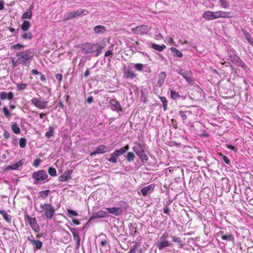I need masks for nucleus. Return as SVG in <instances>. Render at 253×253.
<instances>
[{
  "mask_svg": "<svg viewBox=\"0 0 253 253\" xmlns=\"http://www.w3.org/2000/svg\"><path fill=\"white\" fill-rule=\"evenodd\" d=\"M104 48V46L99 43H85L83 44L81 47L83 53L85 54L95 53L94 55L95 57H97L100 54Z\"/></svg>",
  "mask_w": 253,
  "mask_h": 253,
  "instance_id": "obj_1",
  "label": "nucleus"
},
{
  "mask_svg": "<svg viewBox=\"0 0 253 253\" xmlns=\"http://www.w3.org/2000/svg\"><path fill=\"white\" fill-rule=\"evenodd\" d=\"M16 56L17 57V62L22 64L26 67H29L34 57V52L30 50H26L17 52Z\"/></svg>",
  "mask_w": 253,
  "mask_h": 253,
  "instance_id": "obj_2",
  "label": "nucleus"
},
{
  "mask_svg": "<svg viewBox=\"0 0 253 253\" xmlns=\"http://www.w3.org/2000/svg\"><path fill=\"white\" fill-rule=\"evenodd\" d=\"M48 175L44 170H40L33 173L32 178L33 183L36 184H41L49 181Z\"/></svg>",
  "mask_w": 253,
  "mask_h": 253,
  "instance_id": "obj_3",
  "label": "nucleus"
},
{
  "mask_svg": "<svg viewBox=\"0 0 253 253\" xmlns=\"http://www.w3.org/2000/svg\"><path fill=\"white\" fill-rule=\"evenodd\" d=\"M43 211L44 214H42V216L44 215L47 219L50 220L52 218L55 213V210L50 204L44 203L41 204L40 210L38 211L39 212H42Z\"/></svg>",
  "mask_w": 253,
  "mask_h": 253,
  "instance_id": "obj_4",
  "label": "nucleus"
},
{
  "mask_svg": "<svg viewBox=\"0 0 253 253\" xmlns=\"http://www.w3.org/2000/svg\"><path fill=\"white\" fill-rule=\"evenodd\" d=\"M235 50H230L228 51V56L231 61L236 66H240L241 68L246 69L247 65L242 60V59L235 53Z\"/></svg>",
  "mask_w": 253,
  "mask_h": 253,
  "instance_id": "obj_5",
  "label": "nucleus"
},
{
  "mask_svg": "<svg viewBox=\"0 0 253 253\" xmlns=\"http://www.w3.org/2000/svg\"><path fill=\"white\" fill-rule=\"evenodd\" d=\"M176 72L182 76L189 84L193 85L195 84V80L190 70L187 71L185 69H180L176 71Z\"/></svg>",
  "mask_w": 253,
  "mask_h": 253,
  "instance_id": "obj_6",
  "label": "nucleus"
},
{
  "mask_svg": "<svg viewBox=\"0 0 253 253\" xmlns=\"http://www.w3.org/2000/svg\"><path fill=\"white\" fill-rule=\"evenodd\" d=\"M88 12L85 9H79L77 11L67 12L64 16V20L68 21L73 18H77L83 15H85Z\"/></svg>",
  "mask_w": 253,
  "mask_h": 253,
  "instance_id": "obj_7",
  "label": "nucleus"
},
{
  "mask_svg": "<svg viewBox=\"0 0 253 253\" xmlns=\"http://www.w3.org/2000/svg\"><path fill=\"white\" fill-rule=\"evenodd\" d=\"M26 218L28 220L29 223L32 229L37 233L40 232V228L37 223V220L35 217L32 218L29 215H25Z\"/></svg>",
  "mask_w": 253,
  "mask_h": 253,
  "instance_id": "obj_8",
  "label": "nucleus"
},
{
  "mask_svg": "<svg viewBox=\"0 0 253 253\" xmlns=\"http://www.w3.org/2000/svg\"><path fill=\"white\" fill-rule=\"evenodd\" d=\"M31 102L40 109L45 108L47 104V101H42L41 98L37 97H34L31 100Z\"/></svg>",
  "mask_w": 253,
  "mask_h": 253,
  "instance_id": "obj_9",
  "label": "nucleus"
},
{
  "mask_svg": "<svg viewBox=\"0 0 253 253\" xmlns=\"http://www.w3.org/2000/svg\"><path fill=\"white\" fill-rule=\"evenodd\" d=\"M156 246L160 251H162L167 247H171L172 246V244L170 243L168 240L159 239L156 243Z\"/></svg>",
  "mask_w": 253,
  "mask_h": 253,
  "instance_id": "obj_10",
  "label": "nucleus"
},
{
  "mask_svg": "<svg viewBox=\"0 0 253 253\" xmlns=\"http://www.w3.org/2000/svg\"><path fill=\"white\" fill-rule=\"evenodd\" d=\"M68 228L73 234L74 240L76 241V249H78L80 247L81 242V238L78 231L77 229L73 227H68Z\"/></svg>",
  "mask_w": 253,
  "mask_h": 253,
  "instance_id": "obj_11",
  "label": "nucleus"
},
{
  "mask_svg": "<svg viewBox=\"0 0 253 253\" xmlns=\"http://www.w3.org/2000/svg\"><path fill=\"white\" fill-rule=\"evenodd\" d=\"M202 17L205 19L208 20H212L213 19H215L218 18V11L216 12H211L210 11H207L205 12L203 15Z\"/></svg>",
  "mask_w": 253,
  "mask_h": 253,
  "instance_id": "obj_12",
  "label": "nucleus"
},
{
  "mask_svg": "<svg viewBox=\"0 0 253 253\" xmlns=\"http://www.w3.org/2000/svg\"><path fill=\"white\" fill-rule=\"evenodd\" d=\"M108 147L105 145H100L96 148L95 150L90 153L91 156L96 155V154H103L108 152Z\"/></svg>",
  "mask_w": 253,
  "mask_h": 253,
  "instance_id": "obj_13",
  "label": "nucleus"
},
{
  "mask_svg": "<svg viewBox=\"0 0 253 253\" xmlns=\"http://www.w3.org/2000/svg\"><path fill=\"white\" fill-rule=\"evenodd\" d=\"M133 30L136 34L144 35L146 34L149 31L150 28L148 26L141 25L133 29Z\"/></svg>",
  "mask_w": 253,
  "mask_h": 253,
  "instance_id": "obj_14",
  "label": "nucleus"
},
{
  "mask_svg": "<svg viewBox=\"0 0 253 253\" xmlns=\"http://www.w3.org/2000/svg\"><path fill=\"white\" fill-rule=\"evenodd\" d=\"M109 102L111 105V109L112 110L117 111L118 112L122 111V108L121 106L120 102L116 99H111Z\"/></svg>",
  "mask_w": 253,
  "mask_h": 253,
  "instance_id": "obj_15",
  "label": "nucleus"
},
{
  "mask_svg": "<svg viewBox=\"0 0 253 253\" xmlns=\"http://www.w3.org/2000/svg\"><path fill=\"white\" fill-rule=\"evenodd\" d=\"M73 172L72 169H69L65 171L62 175L59 176L58 180L60 182L67 181L71 179V174Z\"/></svg>",
  "mask_w": 253,
  "mask_h": 253,
  "instance_id": "obj_16",
  "label": "nucleus"
},
{
  "mask_svg": "<svg viewBox=\"0 0 253 253\" xmlns=\"http://www.w3.org/2000/svg\"><path fill=\"white\" fill-rule=\"evenodd\" d=\"M27 240L29 241L31 243L34 245V250L37 251L39 250H41L42 246V243L40 240H33L30 237H28L27 238Z\"/></svg>",
  "mask_w": 253,
  "mask_h": 253,
  "instance_id": "obj_17",
  "label": "nucleus"
},
{
  "mask_svg": "<svg viewBox=\"0 0 253 253\" xmlns=\"http://www.w3.org/2000/svg\"><path fill=\"white\" fill-rule=\"evenodd\" d=\"M107 216V213L103 211H99L98 212H94L91 217H90L88 222H89L90 220L97 218H103Z\"/></svg>",
  "mask_w": 253,
  "mask_h": 253,
  "instance_id": "obj_18",
  "label": "nucleus"
},
{
  "mask_svg": "<svg viewBox=\"0 0 253 253\" xmlns=\"http://www.w3.org/2000/svg\"><path fill=\"white\" fill-rule=\"evenodd\" d=\"M14 96L13 93L11 91L7 93L5 91H2L0 93V98L2 100H11Z\"/></svg>",
  "mask_w": 253,
  "mask_h": 253,
  "instance_id": "obj_19",
  "label": "nucleus"
},
{
  "mask_svg": "<svg viewBox=\"0 0 253 253\" xmlns=\"http://www.w3.org/2000/svg\"><path fill=\"white\" fill-rule=\"evenodd\" d=\"M219 234L221 235V239L223 240L234 242L235 240L234 235L231 233L224 234V232L222 231L219 232Z\"/></svg>",
  "mask_w": 253,
  "mask_h": 253,
  "instance_id": "obj_20",
  "label": "nucleus"
},
{
  "mask_svg": "<svg viewBox=\"0 0 253 253\" xmlns=\"http://www.w3.org/2000/svg\"><path fill=\"white\" fill-rule=\"evenodd\" d=\"M167 76L166 73L165 72H161L158 76V81L157 82V86L161 87L164 83V81Z\"/></svg>",
  "mask_w": 253,
  "mask_h": 253,
  "instance_id": "obj_21",
  "label": "nucleus"
},
{
  "mask_svg": "<svg viewBox=\"0 0 253 253\" xmlns=\"http://www.w3.org/2000/svg\"><path fill=\"white\" fill-rule=\"evenodd\" d=\"M106 210L109 212V213L115 215V216H119L123 213L121 211L120 208H118V207H112V208H107Z\"/></svg>",
  "mask_w": 253,
  "mask_h": 253,
  "instance_id": "obj_22",
  "label": "nucleus"
},
{
  "mask_svg": "<svg viewBox=\"0 0 253 253\" xmlns=\"http://www.w3.org/2000/svg\"><path fill=\"white\" fill-rule=\"evenodd\" d=\"M24 162H25V159H23L21 160L20 161H18L16 164L8 166L7 167V169H12V170L17 169L19 167H20L21 166L23 165Z\"/></svg>",
  "mask_w": 253,
  "mask_h": 253,
  "instance_id": "obj_23",
  "label": "nucleus"
},
{
  "mask_svg": "<svg viewBox=\"0 0 253 253\" xmlns=\"http://www.w3.org/2000/svg\"><path fill=\"white\" fill-rule=\"evenodd\" d=\"M120 156L115 151L113 153L110 155V157H106V159L110 163H117V159Z\"/></svg>",
  "mask_w": 253,
  "mask_h": 253,
  "instance_id": "obj_24",
  "label": "nucleus"
},
{
  "mask_svg": "<svg viewBox=\"0 0 253 253\" xmlns=\"http://www.w3.org/2000/svg\"><path fill=\"white\" fill-rule=\"evenodd\" d=\"M135 144L136 145L132 148V150L137 155L139 154L140 155L139 153L143 152L144 150V148L140 143H135Z\"/></svg>",
  "mask_w": 253,
  "mask_h": 253,
  "instance_id": "obj_25",
  "label": "nucleus"
},
{
  "mask_svg": "<svg viewBox=\"0 0 253 253\" xmlns=\"http://www.w3.org/2000/svg\"><path fill=\"white\" fill-rule=\"evenodd\" d=\"M33 6L31 5L30 7L27 10L26 12L23 14L22 16V19H30L32 16V9Z\"/></svg>",
  "mask_w": 253,
  "mask_h": 253,
  "instance_id": "obj_26",
  "label": "nucleus"
},
{
  "mask_svg": "<svg viewBox=\"0 0 253 253\" xmlns=\"http://www.w3.org/2000/svg\"><path fill=\"white\" fill-rule=\"evenodd\" d=\"M118 206H119L118 208H120L121 211L122 212V213L125 212L128 208L127 203L124 201H121L119 202Z\"/></svg>",
  "mask_w": 253,
  "mask_h": 253,
  "instance_id": "obj_27",
  "label": "nucleus"
},
{
  "mask_svg": "<svg viewBox=\"0 0 253 253\" xmlns=\"http://www.w3.org/2000/svg\"><path fill=\"white\" fill-rule=\"evenodd\" d=\"M94 31L96 34H103L106 31L105 26L97 25L94 27Z\"/></svg>",
  "mask_w": 253,
  "mask_h": 253,
  "instance_id": "obj_28",
  "label": "nucleus"
},
{
  "mask_svg": "<svg viewBox=\"0 0 253 253\" xmlns=\"http://www.w3.org/2000/svg\"><path fill=\"white\" fill-rule=\"evenodd\" d=\"M0 213L2 215L3 218L7 223H11L12 216L10 215L7 214L6 212L4 210H0Z\"/></svg>",
  "mask_w": 253,
  "mask_h": 253,
  "instance_id": "obj_29",
  "label": "nucleus"
},
{
  "mask_svg": "<svg viewBox=\"0 0 253 253\" xmlns=\"http://www.w3.org/2000/svg\"><path fill=\"white\" fill-rule=\"evenodd\" d=\"M242 31L249 43L253 46V39L251 38L249 33L244 29H242Z\"/></svg>",
  "mask_w": 253,
  "mask_h": 253,
  "instance_id": "obj_30",
  "label": "nucleus"
},
{
  "mask_svg": "<svg viewBox=\"0 0 253 253\" xmlns=\"http://www.w3.org/2000/svg\"><path fill=\"white\" fill-rule=\"evenodd\" d=\"M153 187L154 186L152 185H149L142 188L141 190L142 195L144 196H146L151 190H152Z\"/></svg>",
  "mask_w": 253,
  "mask_h": 253,
  "instance_id": "obj_31",
  "label": "nucleus"
},
{
  "mask_svg": "<svg viewBox=\"0 0 253 253\" xmlns=\"http://www.w3.org/2000/svg\"><path fill=\"white\" fill-rule=\"evenodd\" d=\"M129 149V145H126L119 149L116 150L115 151L117 153L119 156H120L121 155H124Z\"/></svg>",
  "mask_w": 253,
  "mask_h": 253,
  "instance_id": "obj_32",
  "label": "nucleus"
},
{
  "mask_svg": "<svg viewBox=\"0 0 253 253\" xmlns=\"http://www.w3.org/2000/svg\"><path fill=\"white\" fill-rule=\"evenodd\" d=\"M170 51L174 57H182L183 56L182 52L174 47L170 48Z\"/></svg>",
  "mask_w": 253,
  "mask_h": 253,
  "instance_id": "obj_33",
  "label": "nucleus"
},
{
  "mask_svg": "<svg viewBox=\"0 0 253 253\" xmlns=\"http://www.w3.org/2000/svg\"><path fill=\"white\" fill-rule=\"evenodd\" d=\"M140 155H137V156L139 158L140 160L143 163H146L147 162L148 157L146 154H145V150L143 152L139 153Z\"/></svg>",
  "mask_w": 253,
  "mask_h": 253,
  "instance_id": "obj_34",
  "label": "nucleus"
},
{
  "mask_svg": "<svg viewBox=\"0 0 253 253\" xmlns=\"http://www.w3.org/2000/svg\"><path fill=\"white\" fill-rule=\"evenodd\" d=\"M151 47L153 49L160 52L162 51L164 49L166 48V46L165 44L159 45L156 43H152L151 45Z\"/></svg>",
  "mask_w": 253,
  "mask_h": 253,
  "instance_id": "obj_35",
  "label": "nucleus"
},
{
  "mask_svg": "<svg viewBox=\"0 0 253 253\" xmlns=\"http://www.w3.org/2000/svg\"><path fill=\"white\" fill-rule=\"evenodd\" d=\"M11 129L15 134H19L20 133V128L16 123H12Z\"/></svg>",
  "mask_w": 253,
  "mask_h": 253,
  "instance_id": "obj_36",
  "label": "nucleus"
},
{
  "mask_svg": "<svg viewBox=\"0 0 253 253\" xmlns=\"http://www.w3.org/2000/svg\"><path fill=\"white\" fill-rule=\"evenodd\" d=\"M48 129L49 130L45 133V136L47 138H50L54 136V128L52 126H49Z\"/></svg>",
  "mask_w": 253,
  "mask_h": 253,
  "instance_id": "obj_37",
  "label": "nucleus"
},
{
  "mask_svg": "<svg viewBox=\"0 0 253 253\" xmlns=\"http://www.w3.org/2000/svg\"><path fill=\"white\" fill-rule=\"evenodd\" d=\"M172 240L173 242L177 243L179 244V248H183L184 244L182 243V241L180 238L176 237L174 236H171Z\"/></svg>",
  "mask_w": 253,
  "mask_h": 253,
  "instance_id": "obj_38",
  "label": "nucleus"
},
{
  "mask_svg": "<svg viewBox=\"0 0 253 253\" xmlns=\"http://www.w3.org/2000/svg\"><path fill=\"white\" fill-rule=\"evenodd\" d=\"M31 24L29 21H24L22 24L21 25V29L23 31H27L30 27Z\"/></svg>",
  "mask_w": 253,
  "mask_h": 253,
  "instance_id": "obj_39",
  "label": "nucleus"
},
{
  "mask_svg": "<svg viewBox=\"0 0 253 253\" xmlns=\"http://www.w3.org/2000/svg\"><path fill=\"white\" fill-rule=\"evenodd\" d=\"M218 18H230L231 16L230 15V13L228 12L218 11Z\"/></svg>",
  "mask_w": 253,
  "mask_h": 253,
  "instance_id": "obj_40",
  "label": "nucleus"
},
{
  "mask_svg": "<svg viewBox=\"0 0 253 253\" xmlns=\"http://www.w3.org/2000/svg\"><path fill=\"white\" fill-rule=\"evenodd\" d=\"M125 77L126 78L133 79L135 77V74L130 70H127L125 73Z\"/></svg>",
  "mask_w": 253,
  "mask_h": 253,
  "instance_id": "obj_41",
  "label": "nucleus"
},
{
  "mask_svg": "<svg viewBox=\"0 0 253 253\" xmlns=\"http://www.w3.org/2000/svg\"><path fill=\"white\" fill-rule=\"evenodd\" d=\"M67 211V215L70 217H73L74 216H77L78 215V213L75 211L69 209H68Z\"/></svg>",
  "mask_w": 253,
  "mask_h": 253,
  "instance_id": "obj_42",
  "label": "nucleus"
},
{
  "mask_svg": "<svg viewBox=\"0 0 253 253\" xmlns=\"http://www.w3.org/2000/svg\"><path fill=\"white\" fill-rule=\"evenodd\" d=\"M49 190L42 191L39 192V196L42 199H44L49 195Z\"/></svg>",
  "mask_w": 253,
  "mask_h": 253,
  "instance_id": "obj_43",
  "label": "nucleus"
},
{
  "mask_svg": "<svg viewBox=\"0 0 253 253\" xmlns=\"http://www.w3.org/2000/svg\"><path fill=\"white\" fill-rule=\"evenodd\" d=\"M22 39L24 40H31L33 38L32 34L31 32L23 33L21 35Z\"/></svg>",
  "mask_w": 253,
  "mask_h": 253,
  "instance_id": "obj_44",
  "label": "nucleus"
},
{
  "mask_svg": "<svg viewBox=\"0 0 253 253\" xmlns=\"http://www.w3.org/2000/svg\"><path fill=\"white\" fill-rule=\"evenodd\" d=\"M127 161L128 162H133L135 157L134 154L132 152H128L127 154V156L126 157Z\"/></svg>",
  "mask_w": 253,
  "mask_h": 253,
  "instance_id": "obj_45",
  "label": "nucleus"
},
{
  "mask_svg": "<svg viewBox=\"0 0 253 253\" xmlns=\"http://www.w3.org/2000/svg\"><path fill=\"white\" fill-rule=\"evenodd\" d=\"M160 99L162 102L163 103V107L164 111H166L167 109V105L168 102L167 98L165 97H160Z\"/></svg>",
  "mask_w": 253,
  "mask_h": 253,
  "instance_id": "obj_46",
  "label": "nucleus"
},
{
  "mask_svg": "<svg viewBox=\"0 0 253 253\" xmlns=\"http://www.w3.org/2000/svg\"><path fill=\"white\" fill-rule=\"evenodd\" d=\"M48 172L51 176H56L57 175L56 170L55 168L50 167L48 168Z\"/></svg>",
  "mask_w": 253,
  "mask_h": 253,
  "instance_id": "obj_47",
  "label": "nucleus"
},
{
  "mask_svg": "<svg viewBox=\"0 0 253 253\" xmlns=\"http://www.w3.org/2000/svg\"><path fill=\"white\" fill-rule=\"evenodd\" d=\"M170 96L171 98L174 100L180 97L179 93L172 90H170Z\"/></svg>",
  "mask_w": 253,
  "mask_h": 253,
  "instance_id": "obj_48",
  "label": "nucleus"
},
{
  "mask_svg": "<svg viewBox=\"0 0 253 253\" xmlns=\"http://www.w3.org/2000/svg\"><path fill=\"white\" fill-rule=\"evenodd\" d=\"M220 5L224 8H227L229 7V3L226 0H219Z\"/></svg>",
  "mask_w": 253,
  "mask_h": 253,
  "instance_id": "obj_49",
  "label": "nucleus"
},
{
  "mask_svg": "<svg viewBox=\"0 0 253 253\" xmlns=\"http://www.w3.org/2000/svg\"><path fill=\"white\" fill-rule=\"evenodd\" d=\"M219 156L221 157L223 159L224 162L228 165H230V161L229 158L226 156L222 154V153H219Z\"/></svg>",
  "mask_w": 253,
  "mask_h": 253,
  "instance_id": "obj_50",
  "label": "nucleus"
},
{
  "mask_svg": "<svg viewBox=\"0 0 253 253\" xmlns=\"http://www.w3.org/2000/svg\"><path fill=\"white\" fill-rule=\"evenodd\" d=\"M27 140L25 138H21L19 140V145L22 148L26 146Z\"/></svg>",
  "mask_w": 253,
  "mask_h": 253,
  "instance_id": "obj_51",
  "label": "nucleus"
},
{
  "mask_svg": "<svg viewBox=\"0 0 253 253\" xmlns=\"http://www.w3.org/2000/svg\"><path fill=\"white\" fill-rule=\"evenodd\" d=\"M2 110H3V112L5 116L7 118H9L11 117V114L9 113V112L6 107H4L2 109Z\"/></svg>",
  "mask_w": 253,
  "mask_h": 253,
  "instance_id": "obj_52",
  "label": "nucleus"
},
{
  "mask_svg": "<svg viewBox=\"0 0 253 253\" xmlns=\"http://www.w3.org/2000/svg\"><path fill=\"white\" fill-rule=\"evenodd\" d=\"M179 114L183 122L184 123V121L187 119V114L183 111H179Z\"/></svg>",
  "mask_w": 253,
  "mask_h": 253,
  "instance_id": "obj_53",
  "label": "nucleus"
},
{
  "mask_svg": "<svg viewBox=\"0 0 253 253\" xmlns=\"http://www.w3.org/2000/svg\"><path fill=\"white\" fill-rule=\"evenodd\" d=\"M41 162L42 160L40 159L37 158L34 161L33 163V166H34L35 168H37L40 166Z\"/></svg>",
  "mask_w": 253,
  "mask_h": 253,
  "instance_id": "obj_54",
  "label": "nucleus"
},
{
  "mask_svg": "<svg viewBox=\"0 0 253 253\" xmlns=\"http://www.w3.org/2000/svg\"><path fill=\"white\" fill-rule=\"evenodd\" d=\"M27 86V84H17V87L18 88L19 90H24L25 89Z\"/></svg>",
  "mask_w": 253,
  "mask_h": 253,
  "instance_id": "obj_55",
  "label": "nucleus"
},
{
  "mask_svg": "<svg viewBox=\"0 0 253 253\" xmlns=\"http://www.w3.org/2000/svg\"><path fill=\"white\" fill-rule=\"evenodd\" d=\"M23 47H24V45L20 43L14 44L11 46L12 49H14L16 50H19Z\"/></svg>",
  "mask_w": 253,
  "mask_h": 253,
  "instance_id": "obj_56",
  "label": "nucleus"
},
{
  "mask_svg": "<svg viewBox=\"0 0 253 253\" xmlns=\"http://www.w3.org/2000/svg\"><path fill=\"white\" fill-rule=\"evenodd\" d=\"M143 67V65L140 63L135 64L134 68L136 70L142 71Z\"/></svg>",
  "mask_w": 253,
  "mask_h": 253,
  "instance_id": "obj_57",
  "label": "nucleus"
},
{
  "mask_svg": "<svg viewBox=\"0 0 253 253\" xmlns=\"http://www.w3.org/2000/svg\"><path fill=\"white\" fill-rule=\"evenodd\" d=\"M226 147L227 148L234 151V152H236L237 151V148L235 147L234 146L232 145L227 144L226 145Z\"/></svg>",
  "mask_w": 253,
  "mask_h": 253,
  "instance_id": "obj_58",
  "label": "nucleus"
},
{
  "mask_svg": "<svg viewBox=\"0 0 253 253\" xmlns=\"http://www.w3.org/2000/svg\"><path fill=\"white\" fill-rule=\"evenodd\" d=\"M169 233L167 232H165L163 235L160 237V239H163V240H168V239L169 238Z\"/></svg>",
  "mask_w": 253,
  "mask_h": 253,
  "instance_id": "obj_59",
  "label": "nucleus"
},
{
  "mask_svg": "<svg viewBox=\"0 0 253 253\" xmlns=\"http://www.w3.org/2000/svg\"><path fill=\"white\" fill-rule=\"evenodd\" d=\"M113 55V53L112 51V50H107L105 52L104 56H105V57H109V56H110V57H112Z\"/></svg>",
  "mask_w": 253,
  "mask_h": 253,
  "instance_id": "obj_60",
  "label": "nucleus"
},
{
  "mask_svg": "<svg viewBox=\"0 0 253 253\" xmlns=\"http://www.w3.org/2000/svg\"><path fill=\"white\" fill-rule=\"evenodd\" d=\"M171 122L172 124L173 127L175 129L177 128V122L176 120L174 119H172L171 120Z\"/></svg>",
  "mask_w": 253,
  "mask_h": 253,
  "instance_id": "obj_61",
  "label": "nucleus"
},
{
  "mask_svg": "<svg viewBox=\"0 0 253 253\" xmlns=\"http://www.w3.org/2000/svg\"><path fill=\"white\" fill-rule=\"evenodd\" d=\"M56 108L59 107L60 108L63 109L65 107V106L64 103L62 101H60L57 103V105L56 106Z\"/></svg>",
  "mask_w": 253,
  "mask_h": 253,
  "instance_id": "obj_62",
  "label": "nucleus"
},
{
  "mask_svg": "<svg viewBox=\"0 0 253 253\" xmlns=\"http://www.w3.org/2000/svg\"><path fill=\"white\" fill-rule=\"evenodd\" d=\"M56 79L59 81V83H61L62 80V75L61 74H57L55 75Z\"/></svg>",
  "mask_w": 253,
  "mask_h": 253,
  "instance_id": "obj_63",
  "label": "nucleus"
},
{
  "mask_svg": "<svg viewBox=\"0 0 253 253\" xmlns=\"http://www.w3.org/2000/svg\"><path fill=\"white\" fill-rule=\"evenodd\" d=\"M3 137L5 139H6L9 138L10 137L9 133L7 131L5 130L3 133Z\"/></svg>",
  "mask_w": 253,
  "mask_h": 253,
  "instance_id": "obj_64",
  "label": "nucleus"
}]
</instances>
